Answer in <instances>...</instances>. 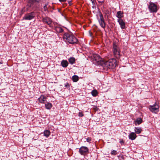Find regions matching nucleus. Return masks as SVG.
Wrapping results in <instances>:
<instances>
[{
  "mask_svg": "<svg viewBox=\"0 0 160 160\" xmlns=\"http://www.w3.org/2000/svg\"><path fill=\"white\" fill-rule=\"evenodd\" d=\"M91 0L92 2H93V0Z\"/></svg>",
  "mask_w": 160,
  "mask_h": 160,
  "instance_id": "obj_35",
  "label": "nucleus"
},
{
  "mask_svg": "<svg viewBox=\"0 0 160 160\" xmlns=\"http://www.w3.org/2000/svg\"><path fill=\"white\" fill-rule=\"evenodd\" d=\"M79 152L82 155H84L88 152V149L87 147H82L79 149Z\"/></svg>",
  "mask_w": 160,
  "mask_h": 160,
  "instance_id": "obj_9",
  "label": "nucleus"
},
{
  "mask_svg": "<svg viewBox=\"0 0 160 160\" xmlns=\"http://www.w3.org/2000/svg\"><path fill=\"white\" fill-rule=\"evenodd\" d=\"M40 0H29L28 5L29 7L31 8H36L38 6V4Z\"/></svg>",
  "mask_w": 160,
  "mask_h": 160,
  "instance_id": "obj_6",
  "label": "nucleus"
},
{
  "mask_svg": "<svg viewBox=\"0 0 160 160\" xmlns=\"http://www.w3.org/2000/svg\"><path fill=\"white\" fill-rule=\"evenodd\" d=\"M68 3H69V4L70 5V3H71V1H68Z\"/></svg>",
  "mask_w": 160,
  "mask_h": 160,
  "instance_id": "obj_34",
  "label": "nucleus"
},
{
  "mask_svg": "<svg viewBox=\"0 0 160 160\" xmlns=\"http://www.w3.org/2000/svg\"><path fill=\"white\" fill-rule=\"evenodd\" d=\"M92 95L93 96H96L97 94V92L96 90H93L91 92Z\"/></svg>",
  "mask_w": 160,
  "mask_h": 160,
  "instance_id": "obj_24",
  "label": "nucleus"
},
{
  "mask_svg": "<svg viewBox=\"0 0 160 160\" xmlns=\"http://www.w3.org/2000/svg\"><path fill=\"white\" fill-rule=\"evenodd\" d=\"M68 60L70 63L72 64L74 63L75 61V58L73 57L70 58Z\"/></svg>",
  "mask_w": 160,
  "mask_h": 160,
  "instance_id": "obj_23",
  "label": "nucleus"
},
{
  "mask_svg": "<svg viewBox=\"0 0 160 160\" xmlns=\"http://www.w3.org/2000/svg\"><path fill=\"white\" fill-rule=\"evenodd\" d=\"M148 8L150 12H156L158 9L157 5L155 3L150 2Z\"/></svg>",
  "mask_w": 160,
  "mask_h": 160,
  "instance_id": "obj_4",
  "label": "nucleus"
},
{
  "mask_svg": "<svg viewBox=\"0 0 160 160\" xmlns=\"http://www.w3.org/2000/svg\"><path fill=\"white\" fill-rule=\"evenodd\" d=\"M55 30L57 32L59 33H61L63 31V30L61 28L58 26L55 27Z\"/></svg>",
  "mask_w": 160,
  "mask_h": 160,
  "instance_id": "obj_21",
  "label": "nucleus"
},
{
  "mask_svg": "<svg viewBox=\"0 0 160 160\" xmlns=\"http://www.w3.org/2000/svg\"><path fill=\"white\" fill-rule=\"evenodd\" d=\"M100 19L98 20L99 24L102 28H104L105 27L106 24L102 14H100Z\"/></svg>",
  "mask_w": 160,
  "mask_h": 160,
  "instance_id": "obj_10",
  "label": "nucleus"
},
{
  "mask_svg": "<svg viewBox=\"0 0 160 160\" xmlns=\"http://www.w3.org/2000/svg\"><path fill=\"white\" fill-rule=\"evenodd\" d=\"M135 132L137 134H140L142 131V129L141 128L139 127H135Z\"/></svg>",
  "mask_w": 160,
  "mask_h": 160,
  "instance_id": "obj_17",
  "label": "nucleus"
},
{
  "mask_svg": "<svg viewBox=\"0 0 160 160\" xmlns=\"http://www.w3.org/2000/svg\"><path fill=\"white\" fill-rule=\"evenodd\" d=\"M42 21L43 22L49 25H50L52 22V20L48 17H45L43 18L42 19Z\"/></svg>",
  "mask_w": 160,
  "mask_h": 160,
  "instance_id": "obj_11",
  "label": "nucleus"
},
{
  "mask_svg": "<svg viewBox=\"0 0 160 160\" xmlns=\"http://www.w3.org/2000/svg\"><path fill=\"white\" fill-rule=\"evenodd\" d=\"M2 62H0V64H2Z\"/></svg>",
  "mask_w": 160,
  "mask_h": 160,
  "instance_id": "obj_36",
  "label": "nucleus"
},
{
  "mask_svg": "<svg viewBox=\"0 0 160 160\" xmlns=\"http://www.w3.org/2000/svg\"><path fill=\"white\" fill-rule=\"evenodd\" d=\"M65 87L67 88H68L70 86L68 83H66L65 84Z\"/></svg>",
  "mask_w": 160,
  "mask_h": 160,
  "instance_id": "obj_26",
  "label": "nucleus"
},
{
  "mask_svg": "<svg viewBox=\"0 0 160 160\" xmlns=\"http://www.w3.org/2000/svg\"><path fill=\"white\" fill-rule=\"evenodd\" d=\"M92 60L94 63L96 65H99L101 67L102 66V62L104 60L102 59L98 55L96 54L92 55Z\"/></svg>",
  "mask_w": 160,
  "mask_h": 160,
  "instance_id": "obj_3",
  "label": "nucleus"
},
{
  "mask_svg": "<svg viewBox=\"0 0 160 160\" xmlns=\"http://www.w3.org/2000/svg\"><path fill=\"white\" fill-rule=\"evenodd\" d=\"M113 51L115 56L119 57L120 56V50L118 44L114 42L113 45Z\"/></svg>",
  "mask_w": 160,
  "mask_h": 160,
  "instance_id": "obj_5",
  "label": "nucleus"
},
{
  "mask_svg": "<svg viewBox=\"0 0 160 160\" xmlns=\"http://www.w3.org/2000/svg\"><path fill=\"white\" fill-rule=\"evenodd\" d=\"M91 139L90 138H87V139H86L87 141L88 142H90L91 141Z\"/></svg>",
  "mask_w": 160,
  "mask_h": 160,
  "instance_id": "obj_29",
  "label": "nucleus"
},
{
  "mask_svg": "<svg viewBox=\"0 0 160 160\" xmlns=\"http://www.w3.org/2000/svg\"><path fill=\"white\" fill-rule=\"evenodd\" d=\"M120 143L122 144H123L124 143V142H123V140H121L120 141Z\"/></svg>",
  "mask_w": 160,
  "mask_h": 160,
  "instance_id": "obj_30",
  "label": "nucleus"
},
{
  "mask_svg": "<svg viewBox=\"0 0 160 160\" xmlns=\"http://www.w3.org/2000/svg\"><path fill=\"white\" fill-rule=\"evenodd\" d=\"M44 135L46 137H48L50 134V132L48 130H46L43 132Z\"/></svg>",
  "mask_w": 160,
  "mask_h": 160,
  "instance_id": "obj_19",
  "label": "nucleus"
},
{
  "mask_svg": "<svg viewBox=\"0 0 160 160\" xmlns=\"http://www.w3.org/2000/svg\"><path fill=\"white\" fill-rule=\"evenodd\" d=\"M159 108V105L155 103L154 105L150 106L149 109L152 112H157L158 111Z\"/></svg>",
  "mask_w": 160,
  "mask_h": 160,
  "instance_id": "obj_8",
  "label": "nucleus"
},
{
  "mask_svg": "<svg viewBox=\"0 0 160 160\" xmlns=\"http://www.w3.org/2000/svg\"><path fill=\"white\" fill-rule=\"evenodd\" d=\"M52 105L51 103L48 102L47 103L45 104V107L48 109H50L52 107Z\"/></svg>",
  "mask_w": 160,
  "mask_h": 160,
  "instance_id": "obj_20",
  "label": "nucleus"
},
{
  "mask_svg": "<svg viewBox=\"0 0 160 160\" xmlns=\"http://www.w3.org/2000/svg\"><path fill=\"white\" fill-rule=\"evenodd\" d=\"M61 64L62 67L65 68L68 66V63L67 60H63L61 62Z\"/></svg>",
  "mask_w": 160,
  "mask_h": 160,
  "instance_id": "obj_16",
  "label": "nucleus"
},
{
  "mask_svg": "<svg viewBox=\"0 0 160 160\" xmlns=\"http://www.w3.org/2000/svg\"><path fill=\"white\" fill-rule=\"evenodd\" d=\"M118 22L119 23L122 29H124L125 28V24L122 19H118Z\"/></svg>",
  "mask_w": 160,
  "mask_h": 160,
  "instance_id": "obj_13",
  "label": "nucleus"
},
{
  "mask_svg": "<svg viewBox=\"0 0 160 160\" xmlns=\"http://www.w3.org/2000/svg\"><path fill=\"white\" fill-rule=\"evenodd\" d=\"M116 60L115 59H112L108 61L104 60L102 64L101 67L104 70H108V69L115 68L116 65Z\"/></svg>",
  "mask_w": 160,
  "mask_h": 160,
  "instance_id": "obj_1",
  "label": "nucleus"
},
{
  "mask_svg": "<svg viewBox=\"0 0 160 160\" xmlns=\"http://www.w3.org/2000/svg\"><path fill=\"white\" fill-rule=\"evenodd\" d=\"M142 122V119L141 118H138L136 120L134 121V123L136 125H139Z\"/></svg>",
  "mask_w": 160,
  "mask_h": 160,
  "instance_id": "obj_15",
  "label": "nucleus"
},
{
  "mask_svg": "<svg viewBox=\"0 0 160 160\" xmlns=\"http://www.w3.org/2000/svg\"><path fill=\"white\" fill-rule=\"evenodd\" d=\"M46 97L42 95H41V96L38 98L39 101L42 103H45L46 101Z\"/></svg>",
  "mask_w": 160,
  "mask_h": 160,
  "instance_id": "obj_12",
  "label": "nucleus"
},
{
  "mask_svg": "<svg viewBox=\"0 0 160 160\" xmlns=\"http://www.w3.org/2000/svg\"><path fill=\"white\" fill-rule=\"evenodd\" d=\"M63 38L66 42L72 44L77 42L78 40L76 37L69 33H65L63 36Z\"/></svg>",
  "mask_w": 160,
  "mask_h": 160,
  "instance_id": "obj_2",
  "label": "nucleus"
},
{
  "mask_svg": "<svg viewBox=\"0 0 160 160\" xmlns=\"http://www.w3.org/2000/svg\"><path fill=\"white\" fill-rule=\"evenodd\" d=\"M116 151L115 150H113L111 152V154H112L116 155Z\"/></svg>",
  "mask_w": 160,
  "mask_h": 160,
  "instance_id": "obj_27",
  "label": "nucleus"
},
{
  "mask_svg": "<svg viewBox=\"0 0 160 160\" xmlns=\"http://www.w3.org/2000/svg\"><path fill=\"white\" fill-rule=\"evenodd\" d=\"M59 1L61 2H65L67 0H59Z\"/></svg>",
  "mask_w": 160,
  "mask_h": 160,
  "instance_id": "obj_31",
  "label": "nucleus"
},
{
  "mask_svg": "<svg viewBox=\"0 0 160 160\" xmlns=\"http://www.w3.org/2000/svg\"><path fill=\"white\" fill-rule=\"evenodd\" d=\"M123 12L121 11H119L117 12V17L118 19H121V18L123 17Z\"/></svg>",
  "mask_w": 160,
  "mask_h": 160,
  "instance_id": "obj_18",
  "label": "nucleus"
},
{
  "mask_svg": "<svg viewBox=\"0 0 160 160\" xmlns=\"http://www.w3.org/2000/svg\"><path fill=\"white\" fill-rule=\"evenodd\" d=\"M35 16V14L33 12H32L26 14L23 17V19L30 20L33 19Z\"/></svg>",
  "mask_w": 160,
  "mask_h": 160,
  "instance_id": "obj_7",
  "label": "nucleus"
},
{
  "mask_svg": "<svg viewBox=\"0 0 160 160\" xmlns=\"http://www.w3.org/2000/svg\"><path fill=\"white\" fill-rule=\"evenodd\" d=\"M78 116L80 117H82L83 116V114L82 112H79L78 114Z\"/></svg>",
  "mask_w": 160,
  "mask_h": 160,
  "instance_id": "obj_28",
  "label": "nucleus"
},
{
  "mask_svg": "<svg viewBox=\"0 0 160 160\" xmlns=\"http://www.w3.org/2000/svg\"><path fill=\"white\" fill-rule=\"evenodd\" d=\"M24 8H23V9H22V12H25V10H24Z\"/></svg>",
  "mask_w": 160,
  "mask_h": 160,
  "instance_id": "obj_33",
  "label": "nucleus"
},
{
  "mask_svg": "<svg viewBox=\"0 0 160 160\" xmlns=\"http://www.w3.org/2000/svg\"><path fill=\"white\" fill-rule=\"evenodd\" d=\"M53 24H54V25H55V27L57 26V23L56 22H53Z\"/></svg>",
  "mask_w": 160,
  "mask_h": 160,
  "instance_id": "obj_32",
  "label": "nucleus"
},
{
  "mask_svg": "<svg viewBox=\"0 0 160 160\" xmlns=\"http://www.w3.org/2000/svg\"><path fill=\"white\" fill-rule=\"evenodd\" d=\"M48 2L47 3L45 4V5L43 7L44 10L45 11H48L47 5H48Z\"/></svg>",
  "mask_w": 160,
  "mask_h": 160,
  "instance_id": "obj_25",
  "label": "nucleus"
},
{
  "mask_svg": "<svg viewBox=\"0 0 160 160\" xmlns=\"http://www.w3.org/2000/svg\"><path fill=\"white\" fill-rule=\"evenodd\" d=\"M72 79L74 82H76L78 80V77L77 76L74 75L72 77Z\"/></svg>",
  "mask_w": 160,
  "mask_h": 160,
  "instance_id": "obj_22",
  "label": "nucleus"
},
{
  "mask_svg": "<svg viewBox=\"0 0 160 160\" xmlns=\"http://www.w3.org/2000/svg\"><path fill=\"white\" fill-rule=\"evenodd\" d=\"M128 137L130 139L133 140L135 139L137 137V135L134 132H132L129 134Z\"/></svg>",
  "mask_w": 160,
  "mask_h": 160,
  "instance_id": "obj_14",
  "label": "nucleus"
}]
</instances>
